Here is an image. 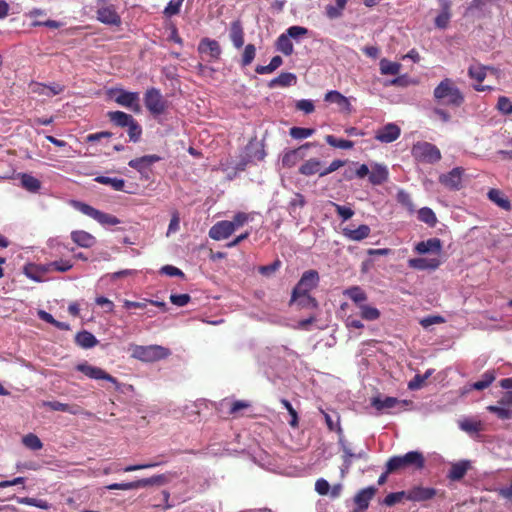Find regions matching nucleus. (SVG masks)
<instances>
[{
	"mask_svg": "<svg viewBox=\"0 0 512 512\" xmlns=\"http://www.w3.org/2000/svg\"><path fill=\"white\" fill-rule=\"evenodd\" d=\"M324 101L337 104L340 111L346 114H350L351 111H353V107L351 106L348 98L336 90L327 92L326 95H324Z\"/></svg>",
	"mask_w": 512,
	"mask_h": 512,
	"instance_id": "obj_21",
	"label": "nucleus"
},
{
	"mask_svg": "<svg viewBox=\"0 0 512 512\" xmlns=\"http://www.w3.org/2000/svg\"><path fill=\"white\" fill-rule=\"evenodd\" d=\"M20 182L22 188L29 192L37 193L41 189V181L38 178L32 176L31 174H20Z\"/></svg>",
	"mask_w": 512,
	"mask_h": 512,
	"instance_id": "obj_37",
	"label": "nucleus"
},
{
	"mask_svg": "<svg viewBox=\"0 0 512 512\" xmlns=\"http://www.w3.org/2000/svg\"><path fill=\"white\" fill-rule=\"evenodd\" d=\"M342 233L350 241H362L370 235V228L367 224H361L354 229L343 228Z\"/></svg>",
	"mask_w": 512,
	"mask_h": 512,
	"instance_id": "obj_25",
	"label": "nucleus"
},
{
	"mask_svg": "<svg viewBox=\"0 0 512 512\" xmlns=\"http://www.w3.org/2000/svg\"><path fill=\"white\" fill-rule=\"evenodd\" d=\"M97 20L109 26L119 27L122 24V19L116 10V6L113 4L99 6L97 9Z\"/></svg>",
	"mask_w": 512,
	"mask_h": 512,
	"instance_id": "obj_11",
	"label": "nucleus"
},
{
	"mask_svg": "<svg viewBox=\"0 0 512 512\" xmlns=\"http://www.w3.org/2000/svg\"><path fill=\"white\" fill-rule=\"evenodd\" d=\"M198 51L201 54H207L213 61H217L221 55L220 44L215 39L204 38L200 40Z\"/></svg>",
	"mask_w": 512,
	"mask_h": 512,
	"instance_id": "obj_20",
	"label": "nucleus"
},
{
	"mask_svg": "<svg viewBox=\"0 0 512 512\" xmlns=\"http://www.w3.org/2000/svg\"><path fill=\"white\" fill-rule=\"evenodd\" d=\"M496 108L503 115H512V102L506 96H500L499 99H497Z\"/></svg>",
	"mask_w": 512,
	"mask_h": 512,
	"instance_id": "obj_62",
	"label": "nucleus"
},
{
	"mask_svg": "<svg viewBox=\"0 0 512 512\" xmlns=\"http://www.w3.org/2000/svg\"><path fill=\"white\" fill-rule=\"evenodd\" d=\"M144 105H146L150 114L154 116L162 115L168 107L167 100L163 98L157 88H150L144 93Z\"/></svg>",
	"mask_w": 512,
	"mask_h": 512,
	"instance_id": "obj_5",
	"label": "nucleus"
},
{
	"mask_svg": "<svg viewBox=\"0 0 512 512\" xmlns=\"http://www.w3.org/2000/svg\"><path fill=\"white\" fill-rule=\"evenodd\" d=\"M251 407L250 402L238 400L231 403L230 410H228V413L233 415L234 417H238L240 415V412H242L245 409H248Z\"/></svg>",
	"mask_w": 512,
	"mask_h": 512,
	"instance_id": "obj_63",
	"label": "nucleus"
},
{
	"mask_svg": "<svg viewBox=\"0 0 512 512\" xmlns=\"http://www.w3.org/2000/svg\"><path fill=\"white\" fill-rule=\"evenodd\" d=\"M291 302H296L297 305L302 308H317V301L315 298H312L310 294L298 295L297 299L291 300Z\"/></svg>",
	"mask_w": 512,
	"mask_h": 512,
	"instance_id": "obj_58",
	"label": "nucleus"
},
{
	"mask_svg": "<svg viewBox=\"0 0 512 512\" xmlns=\"http://www.w3.org/2000/svg\"><path fill=\"white\" fill-rule=\"evenodd\" d=\"M170 354L169 348H164L160 345H134L131 347V357L147 363L167 359Z\"/></svg>",
	"mask_w": 512,
	"mask_h": 512,
	"instance_id": "obj_3",
	"label": "nucleus"
},
{
	"mask_svg": "<svg viewBox=\"0 0 512 512\" xmlns=\"http://www.w3.org/2000/svg\"><path fill=\"white\" fill-rule=\"evenodd\" d=\"M433 97H435L438 103L443 105L460 107L464 103L463 93L450 78H445L439 82L435 90H433Z\"/></svg>",
	"mask_w": 512,
	"mask_h": 512,
	"instance_id": "obj_2",
	"label": "nucleus"
},
{
	"mask_svg": "<svg viewBox=\"0 0 512 512\" xmlns=\"http://www.w3.org/2000/svg\"><path fill=\"white\" fill-rule=\"evenodd\" d=\"M22 444L32 451H39L42 448V442L36 434H26L22 438Z\"/></svg>",
	"mask_w": 512,
	"mask_h": 512,
	"instance_id": "obj_53",
	"label": "nucleus"
},
{
	"mask_svg": "<svg viewBox=\"0 0 512 512\" xmlns=\"http://www.w3.org/2000/svg\"><path fill=\"white\" fill-rule=\"evenodd\" d=\"M315 132L312 128H304V127H292L290 129V136L294 139L301 140L312 136Z\"/></svg>",
	"mask_w": 512,
	"mask_h": 512,
	"instance_id": "obj_60",
	"label": "nucleus"
},
{
	"mask_svg": "<svg viewBox=\"0 0 512 512\" xmlns=\"http://www.w3.org/2000/svg\"><path fill=\"white\" fill-rule=\"evenodd\" d=\"M183 0H170L168 5L164 7L163 14L170 18L180 13Z\"/></svg>",
	"mask_w": 512,
	"mask_h": 512,
	"instance_id": "obj_57",
	"label": "nucleus"
},
{
	"mask_svg": "<svg viewBox=\"0 0 512 512\" xmlns=\"http://www.w3.org/2000/svg\"><path fill=\"white\" fill-rule=\"evenodd\" d=\"M343 295L349 297L351 301L358 305H363L362 302L367 300V294L359 286H353L344 290Z\"/></svg>",
	"mask_w": 512,
	"mask_h": 512,
	"instance_id": "obj_42",
	"label": "nucleus"
},
{
	"mask_svg": "<svg viewBox=\"0 0 512 512\" xmlns=\"http://www.w3.org/2000/svg\"><path fill=\"white\" fill-rule=\"evenodd\" d=\"M360 316L366 321H376L380 318V311L367 304H360Z\"/></svg>",
	"mask_w": 512,
	"mask_h": 512,
	"instance_id": "obj_49",
	"label": "nucleus"
},
{
	"mask_svg": "<svg viewBox=\"0 0 512 512\" xmlns=\"http://www.w3.org/2000/svg\"><path fill=\"white\" fill-rule=\"evenodd\" d=\"M128 128V135L129 140L132 143H137L141 140L142 137V126L138 124L136 121L135 123H132L131 125L125 126Z\"/></svg>",
	"mask_w": 512,
	"mask_h": 512,
	"instance_id": "obj_61",
	"label": "nucleus"
},
{
	"mask_svg": "<svg viewBox=\"0 0 512 512\" xmlns=\"http://www.w3.org/2000/svg\"><path fill=\"white\" fill-rule=\"evenodd\" d=\"M301 175L311 176L316 175L322 172L321 169V161L316 158H310L306 162L301 165L300 169H298Z\"/></svg>",
	"mask_w": 512,
	"mask_h": 512,
	"instance_id": "obj_38",
	"label": "nucleus"
},
{
	"mask_svg": "<svg viewBox=\"0 0 512 512\" xmlns=\"http://www.w3.org/2000/svg\"><path fill=\"white\" fill-rule=\"evenodd\" d=\"M45 405L50 407V409L53 410V411L71 413L73 415H77V414L83 413V408H81L77 404H72L71 405V404H67V403L53 401V402H46Z\"/></svg>",
	"mask_w": 512,
	"mask_h": 512,
	"instance_id": "obj_35",
	"label": "nucleus"
},
{
	"mask_svg": "<svg viewBox=\"0 0 512 512\" xmlns=\"http://www.w3.org/2000/svg\"><path fill=\"white\" fill-rule=\"evenodd\" d=\"M414 251L420 255L426 253L439 254L441 251V240L438 238H431L425 241H420L414 245Z\"/></svg>",
	"mask_w": 512,
	"mask_h": 512,
	"instance_id": "obj_24",
	"label": "nucleus"
},
{
	"mask_svg": "<svg viewBox=\"0 0 512 512\" xmlns=\"http://www.w3.org/2000/svg\"><path fill=\"white\" fill-rule=\"evenodd\" d=\"M406 491L407 500L412 502H424L437 496L438 490L420 485L413 486Z\"/></svg>",
	"mask_w": 512,
	"mask_h": 512,
	"instance_id": "obj_12",
	"label": "nucleus"
},
{
	"mask_svg": "<svg viewBox=\"0 0 512 512\" xmlns=\"http://www.w3.org/2000/svg\"><path fill=\"white\" fill-rule=\"evenodd\" d=\"M488 198L500 208L509 211L511 208L510 202L503 192L497 189H490L488 191Z\"/></svg>",
	"mask_w": 512,
	"mask_h": 512,
	"instance_id": "obj_40",
	"label": "nucleus"
},
{
	"mask_svg": "<svg viewBox=\"0 0 512 512\" xmlns=\"http://www.w3.org/2000/svg\"><path fill=\"white\" fill-rule=\"evenodd\" d=\"M464 169L456 167L451 169L450 172L439 176V182L450 190H459L462 188V176Z\"/></svg>",
	"mask_w": 512,
	"mask_h": 512,
	"instance_id": "obj_14",
	"label": "nucleus"
},
{
	"mask_svg": "<svg viewBox=\"0 0 512 512\" xmlns=\"http://www.w3.org/2000/svg\"><path fill=\"white\" fill-rule=\"evenodd\" d=\"M487 410L494 413L496 417L501 420L512 419V409L507 406H502L500 404L489 405Z\"/></svg>",
	"mask_w": 512,
	"mask_h": 512,
	"instance_id": "obj_51",
	"label": "nucleus"
},
{
	"mask_svg": "<svg viewBox=\"0 0 512 512\" xmlns=\"http://www.w3.org/2000/svg\"><path fill=\"white\" fill-rule=\"evenodd\" d=\"M407 265L408 267L419 271L436 270L440 265V261L437 258L429 259L424 257H418L411 258L410 260H408Z\"/></svg>",
	"mask_w": 512,
	"mask_h": 512,
	"instance_id": "obj_23",
	"label": "nucleus"
},
{
	"mask_svg": "<svg viewBox=\"0 0 512 512\" xmlns=\"http://www.w3.org/2000/svg\"><path fill=\"white\" fill-rule=\"evenodd\" d=\"M388 179V169L385 165L376 164L368 174V180L372 185L379 186Z\"/></svg>",
	"mask_w": 512,
	"mask_h": 512,
	"instance_id": "obj_28",
	"label": "nucleus"
},
{
	"mask_svg": "<svg viewBox=\"0 0 512 512\" xmlns=\"http://www.w3.org/2000/svg\"><path fill=\"white\" fill-rule=\"evenodd\" d=\"M16 501H18L19 504L38 507L42 510L49 509V504L45 499L22 497V498H16Z\"/></svg>",
	"mask_w": 512,
	"mask_h": 512,
	"instance_id": "obj_54",
	"label": "nucleus"
},
{
	"mask_svg": "<svg viewBox=\"0 0 512 512\" xmlns=\"http://www.w3.org/2000/svg\"><path fill=\"white\" fill-rule=\"evenodd\" d=\"M418 219L430 227H434L437 224L436 214L429 207L419 209Z\"/></svg>",
	"mask_w": 512,
	"mask_h": 512,
	"instance_id": "obj_47",
	"label": "nucleus"
},
{
	"mask_svg": "<svg viewBox=\"0 0 512 512\" xmlns=\"http://www.w3.org/2000/svg\"><path fill=\"white\" fill-rule=\"evenodd\" d=\"M115 101L117 104L123 107L130 108L135 112H138L141 107L139 106V95L137 92H128L125 90H119Z\"/></svg>",
	"mask_w": 512,
	"mask_h": 512,
	"instance_id": "obj_18",
	"label": "nucleus"
},
{
	"mask_svg": "<svg viewBox=\"0 0 512 512\" xmlns=\"http://www.w3.org/2000/svg\"><path fill=\"white\" fill-rule=\"evenodd\" d=\"M330 205L334 206L335 212L339 217L342 219V221H347L348 219L353 218L354 211L349 206H342L340 204H337L335 202H329Z\"/></svg>",
	"mask_w": 512,
	"mask_h": 512,
	"instance_id": "obj_56",
	"label": "nucleus"
},
{
	"mask_svg": "<svg viewBox=\"0 0 512 512\" xmlns=\"http://www.w3.org/2000/svg\"><path fill=\"white\" fill-rule=\"evenodd\" d=\"M324 139H326V142L329 145L336 149H353L354 147V142L346 139H339L333 135H327Z\"/></svg>",
	"mask_w": 512,
	"mask_h": 512,
	"instance_id": "obj_52",
	"label": "nucleus"
},
{
	"mask_svg": "<svg viewBox=\"0 0 512 512\" xmlns=\"http://www.w3.org/2000/svg\"><path fill=\"white\" fill-rule=\"evenodd\" d=\"M160 160V156H157L156 154H150L144 155L140 158L131 159L128 165L130 168L137 170V172L140 173L142 179L149 181L152 173L150 166Z\"/></svg>",
	"mask_w": 512,
	"mask_h": 512,
	"instance_id": "obj_9",
	"label": "nucleus"
},
{
	"mask_svg": "<svg viewBox=\"0 0 512 512\" xmlns=\"http://www.w3.org/2000/svg\"><path fill=\"white\" fill-rule=\"evenodd\" d=\"M450 7L451 2L449 0L442 3V12L435 18V25L438 29H446L449 26L451 19Z\"/></svg>",
	"mask_w": 512,
	"mask_h": 512,
	"instance_id": "obj_34",
	"label": "nucleus"
},
{
	"mask_svg": "<svg viewBox=\"0 0 512 512\" xmlns=\"http://www.w3.org/2000/svg\"><path fill=\"white\" fill-rule=\"evenodd\" d=\"M74 341L83 349H91L98 343L97 338L92 333L85 330L77 333L76 337H74Z\"/></svg>",
	"mask_w": 512,
	"mask_h": 512,
	"instance_id": "obj_36",
	"label": "nucleus"
},
{
	"mask_svg": "<svg viewBox=\"0 0 512 512\" xmlns=\"http://www.w3.org/2000/svg\"><path fill=\"white\" fill-rule=\"evenodd\" d=\"M499 7L500 0H472L470 4L471 9H476L478 11H485L489 7Z\"/></svg>",
	"mask_w": 512,
	"mask_h": 512,
	"instance_id": "obj_55",
	"label": "nucleus"
},
{
	"mask_svg": "<svg viewBox=\"0 0 512 512\" xmlns=\"http://www.w3.org/2000/svg\"><path fill=\"white\" fill-rule=\"evenodd\" d=\"M411 154L414 160L425 164H435L441 159L439 149L430 142L414 143Z\"/></svg>",
	"mask_w": 512,
	"mask_h": 512,
	"instance_id": "obj_4",
	"label": "nucleus"
},
{
	"mask_svg": "<svg viewBox=\"0 0 512 512\" xmlns=\"http://www.w3.org/2000/svg\"><path fill=\"white\" fill-rule=\"evenodd\" d=\"M470 467L469 461H457L452 463L448 472V479L451 481H459L464 478Z\"/></svg>",
	"mask_w": 512,
	"mask_h": 512,
	"instance_id": "obj_30",
	"label": "nucleus"
},
{
	"mask_svg": "<svg viewBox=\"0 0 512 512\" xmlns=\"http://www.w3.org/2000/svg\"><path fill=\"white\" fill-rule=\"evenodd\" d=\"M488 70L493 71L494 68L489 66H483L481 64L469 66L468 75L469 78L477 82V84L474 86V89L477 92H484L491 89L489 86L482 85V82L487 77Z\"/></svg>",
	"mask_w": 512,
	"mask_h": 512,
	"instance_id": "obj_13",
	"label": "nucleus"
},
{
	"mask_svg": "<svg viewBox=\"0 0 512 512\" xmlns=\"http://www.w3.org/2000/svg\"><path fill=\"white\" fill-rule=\"evenodd\" d=\"M311 146H312V143L307 142L296 149H292V150L284 153V155L282 157V165L286 168H291V167L296 166L297 163L300 162L304 157L303 150L309 149Z\"/></svg>",
	"mask_w": 512,
	"mask_h": 512,
	"instance_id": "obj_19",
	"label": "nucleus"
},
{
	"mask_svg": "<svg viewBox=\"0 0 512 512\" xmlns=\"http://www.w3.org/2000/svg\"><path fill=\"white\" fill-rule=\"evenodd\" d=\"M402 499L407 500L406 491H399L396 493H391V494L386 495V497L384 499V505L393 506V505L399 503Z\"/></svg>",
	"mask_w": 512,
	"mask_h": 512,
	"instance_id": "obj_64",
	"label": "nucleus"
},
{
	"mask_svg": "<svg viewBox=\"0 0 512 512\" xmlns=\"http://www.w3.org/2000/svg\"><path fill=\"white\" fill-rule=\"evenodd\" d=\"M400 403L407 404V401H399L398 398L393 396H386L385 399H380V397H374L372 399V406L378 411L396 408Z\"/></svg>",
	"mask_w": 512,
	"mask_h": 512,
	"instance_id": "obj_31",
	"label": "nucleus"
},
{
	"mask_svg": "<svg viewBox=\"0 0 512 512\" xmlns=\"http://www.w3.org/2000/svg\"><path fill=\"white\" fill-rule=\"evenodd\" d=\"M76 370L80 373H83L87 378H90L92 380L97 381H109L113 385L116 386V388H119V383L116 378L111 376L109 373L104 371L103 369L92 366L88 362L84 361L83 363H79L76 365Z\"/></svg>",
	"mask_w": 512,
	"mask_h": 512,
	"instance_id": "obj_7",
	"label": "nucleus"
},
{
	"mask_svg": "<svg viewBox=\"0 0 512 512\" xmlns=\"http://www.w3.org/2000/svg\"><path fill=\"white\" fill-rule=\"evenodd\" d=\"M460 428L468 434H477L483 430V424L481 421L465 418L460 423Z\"/></svg>",
	"mask_w": 512,
	"mask_h": 512,
	"instance_id": "obj_48",
	"label": "nucleus"
},
{
	"mask_svg": "<svg viewBox=\"0 0 512 512\" xmlns=\"http://www.w3.org/2000/svg\"><path fill=\"white\" fill-rule=\"evenodd\" d=\"M336 5L326 6V15L330 19L340 18L344 7L347 5L348 0H335Z\"/></svg>",
	"mask_w": 512,
	"mask_h": 512,
	"instance_id": "obj_50",
	"label": "nucleus"
},
{
	"mask_svg": "<svg viewBox=\"0 0 512 512\" xmlns=\"http://www.w3.org/2000/svg\"><path fill=\"white\" fill-rule=\"evenodd\" d=\"M244 28L240 20L233 21L230 25V40L237 49H240L244 45Z\"/></svg>",
	"mask_w": 512,
	"mask_h": 512,
	"instance_id": "obj_29",
	"label": "nucleus"
},
{
	"mask_svg": "<svg viewBox=\"0 0 512 512\" xmlns=\"http://www.w3.org/2000/svg\"><path fill=\"white\" fill-rule=\"evenodd\" d=\"M76 207L79 211H81L86 216L94 219L100 224L103 225H116L119 224V219L115 216L105 213L102 211L97 210L93 206L83 203V202H77Z\"/></svg>",
	"mask_w": 512,
	"mask_h": 512,
	"instance_id": "obj_8",
	"label": "nucleus"
},
{
	"mask_svg": "<svg viewBox=\"0 0 512 512\" xmlns=\"http://www.w3.org/2000/svg\"><path fill=\"white\" fill-rule=\"evenodd\" d=\"M46 270H48V273L52 272H58V273H66L67 271L71 270L73 267V263L70 260H58V261H52L50 263H46Z\"/></svg>",
	"mask_w": 512,
	"mask_h": 512,
	"instance_id": "obj_43",
	"label": "nucleus"
},
{
	"mask_svg": "<svg viewBox=\"0 0 512 512\" xmlns=\"http://www.w3.org/2000/svg\"><path fill=\"white\" fill-rule=\"evenodd\" d=\"M94 181L109 186L114 191H124L125 181L123 179L118 178H110L108 176L99 175L94 178Z\"/></svg>",
	"mask_w": 512,
	"mask_h": 512,
	"instance_id": "obj_41",
	"label": "nucleus"
},
{
	"mask_svg": "<svg viewBox=\"0 0 512 512\" xmlns=\"http://www.w3.org/2000/svg\"><path fill=\"white\" fill-rule=\"evenodd\" d=\"M379 66L382 75H398L401 68L400 63L388 59H381Z\"/></svg>",
	"mask_w": 512,
	"mask_h": 512,
	"instance_id": "obj_44",
	"label": "nucleus"
},
{
	"mask_svg": "<svg viewBox=\"0 0 512 512\" xmlns=\"http://www.w3.org/2000/svg\"><path fill=\"white\" fill-rule=\"evenodd\" d=\"M399 136V126L393 123H388L375 132L374 138L380 143H393L399 138Z\"/></svg>",
	"mask_w": 512,
	"mask_h": 512,
	"instance_id": "obj_16",
	"label": "nucleus"
},
{
	"mask_svg": "<svg viewBox=\"0 0 512 512\" xmlns=\"http://www.w3.org/2000/svg\"><path fill=\"white\" fill-rule=\"evenodd\" d=\"M32 91L38 95H45L47 97H53L62 93L65 90V86L59 83H52L50 85L42 84L40 82L32 83Z\"/></svg>",
	"mask_w": 512,
	"mask_h": 512,
	"instance_id": "obj_22",
	"label": "nucleus"
},
{
	"mask_svg": "<svg viewBox=\"0 0 512 512\" xmlns=\"http://www.w3.org/2000/svg\"><path fill=\"white\" fill-rule=\"evenodd\" d=\"M376 493V488L373 486H369L367 488H362L357 494L354 496V504L356 508L354 512H364L367 510L369 502L373 499Z\"/></svg>",
	"mask_w": 512,
	"mask_h": 512,
	"instance_id": "obj_17",
	"label": "nucleus"
},
{
	"mask_svg": "<svg viewBox=\"0 0 512 512\" xmlns=\"http://www.w3.org/2000/svg\"><path fill=\"white\" fill-rule=\"evenodd\" d=\"M297 83V77L295 74L291 72H282L278 75V77H275L270 80L268 86L270 89H275L277 87L280 88H286L293 86Z\"/></svg>",
	"mask_w": 512,
	"mask_h": 512,
	"instance_id": "obj_27",
	"label": "nucleus"
},
{
	"mask_svg": "<svg viewBox=\"0 0 512 512\" xmlns=\"http://www.w3.org/2000/svg\"><path fill=\"white\" fill-rule=\"evenodd\" d=\"M282 64H283V59L280 56H273L272 59L270 60L269 65H266V66L258 65V66H256V69H254V71H256V73H258L260 75L270 74V73L274 72L275 70H277L278 67H280Z\"/></svg>",
	"mask_w": 512,
	"mask_h": 512,
	"instance_id": "obj_45",
	"label": "nucleus"
},
{
	"mask_svg": "<svg viewBox=\"0 0 512 512\" xmlns=\"http://www.w3.org/2000/svg\"><path fill=\"white\" fill-rule=\"evenodd\" d=\"M495 378V370H487L482 374V379L476 381L475 383H472L471 388L476 391H483L484 389L490 387V385L495 381Z\"/></svg>",
	"mask_w": 512,
	"mask_h": 512,
	"instance_id": "obj_39",
	"label": "nucleus"
},
{
	"mask_svg": "<svg viewBox=\"0 0 512 512\" xmlns=\"http://www.w3.org/2000/svg\"><path fill=\"white\" fill-rule=\"evenodd\" d=\"M425 467V456L418 450L408 451L403 456H392L386 462L387 473H397L400 470H421Z\"/></svg>",
	"mask_w": 512,
	"mask_h": 512,
	"instance_id": "obj_1",
	"label": "nucleus"
},
{
	"mask_svg": "<svg viewBox=\"0 0 512 512\" xmlns=\"http://www.w3.org/2000/svg\"><path fill=\"white\" fill-rule=\"evenodd\" d=\"M23 273H25L26 277L31 280L35 282H41L42 276L48 273V270H46L45 264L35 265L33 263H29L23 266Z\"/></svg>",
	"mask_w": 512,
	"mask_h": 512,
	"instance_id": "obj_32",
	"label": "nucleus"
},
{
	"mask_svg": "<svg viewBox=\"0 0 512 512\" xmlns=\"http://www.w3.org/2000/svg\"><path fill=\"white\" fill-rule=\"evenodd\" d=\"M255 57V46L254 44L245 45L243 55H241V66L247 67L252 63Z\"/></svg>",
	"mask_w": 512,
	"mask_h": 512,
	"instance_id": "obj_59",
	"label": "nucleus"
},
{
	"mask_svg": "<svg viewBox=\"0 0 512 512\" xmlns=\"http://www.w3.org/2000/svg\"><path fill=\"white\" fill-rule=\"evenodd\" d=\"M163 483V476L157 475L151 478H143L134 482L112 483L106 486L108 490H131L142 489L148 486L158 485Z\"/></svg>",
	"mask_w": 512,
	"mask_h": 512,
	"instance_id": "obj_10",
	"label": "nucleus"
},
{
	"mask_svg": "<svg viewBox=\"0 0 512 512\" xmlns=\"http://www.w3.org/2000/svg\"><path fill=\"white\" fill-rule=\"evenodd\" d=\"M71 239L74 243L83 248H90L95 243V239L92 234L87 233L84 230L72 231Z\"/></svg>",
	"mask_w": 512,
	"mask_h": 512,
	"instance_id": "obj_33",
	"label": "nucleus"
},
{
	"mask_svg": "<svg viewBox=\"0 0 512 512\" xmlns=\"http://www.w3.org/2000/svg\"><path fill=\"white\" fill-rule=\"evenodd\" d=\"M318 280L317 271L309 270L303 272L300 281H298L295 288L292 289L291 300H296L298 295L309 294L310 291L316 288Z\"/></svg>",
	"mask_w": 512,
	"mask_h": 512,
	"instance_id": "obj_6",
	"label": "nucleus"
},
{
	"mask_svg": "<svg viewBox=\"0 0 512 512\" xmlns=\"http://www.w3.org/2000/svg\"><path fill=\"white\" fill-rule=\"evenodd\" d=\"M108 118L110 122L114 124L116 127L122 128H125L137 121L134 117H132L131 114H126L121 110L109 111Z\"/></svg>",
	"mask_w": 512,
	"mask_h": 512,
	"instance_id": "obj_26",
	"label": "nucleus"
},
{
	"mask_svg": "<svg viewBox=\"0 0 512 512\" xmlns=\"http://www.w3.org/2000/svg\"><path fill=\"white\" fill-rule=\"evenodd\" d=\"M236 230L232 223H229L227 220H222L218 223H214L210 231H208V235H210V238L214 241H222L229 238Z\"/></svg>",
	"mask_w": 512,
	"mask_h": 512,
	"instance_id": "obj_15",
	"label": "nucleus"
},
{
	"mask_svg": "<svg viewBox=\"0 0 512 512\" xmlns=\"http://www.w3.org/2000/svg\"><path fill=\"white\" fill-rule=\"evenodd\" d=\"M276 49L283 53L284 56H290L293 53L291 39L287 38V35L280 34L276 40Z\"/></svg>",
	"mask_w": 512,
	"mask_h": 512,
	"instance_id": "obj_46",
	"label": "nucleus"
}]
</instances>
